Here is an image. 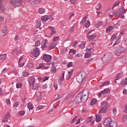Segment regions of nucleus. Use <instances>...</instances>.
<instances>
[{
	"label": "nucleus",
	"instance_id": "14",
	"mask_svg": "<svg viewBox=\"0 0 127 127\" xmlns=\"http://www.w3.org/2000/svg\"><path fill=\"white\" fill-rule=\"evenodd\" d=\"M49 29L51 30V35H53V34H55L56 33V30L52 26H50L49 27Z\"/></svg>",
	"mask_w": 127,
	"mask_h": 127
},
{
	"label": "nucleus",
	"instance_id": "62",
	"mask_svg": "<svg viewBox=\"0 0 127 127\" xmlns=\"http://www.w3.org/2000/svg\"><path fill=\"white\" fill-rule=\"evenodd\" d=\"M49 79V77L46 76L43 78V82H45V81H47V80H48Z\"/></svg>",
	"mask_w": 127,
	"mask_h": 127
},
{
	"label": "nucleus",
	"instance_id": "55",
	"mask_svg": "<svg viewBox=\"0 0 127 127\" xmlns=\"http://www.w3.org/2000/svg\"><path fill=\"white\" fill-rule=\"evenodd\" d=\"M22 75L23 76V77H25L26 76H28V72H26V71H23L22 72Z\"/></svg>",
	"mask_w": 127,
	"mask_h": 127
},
{
	"label": "nucleus",
	"instance_id": "11",
	"mask_svg": "<svg viewBox=\"0 0 127 127\" xmlns=\"http://www.w3.org/2000/svg\"><path fill=\"white\" fill-rule=\"evenodd\" d=\"M32 86L33 90H38V88H39V83L35 82Z\"/></svg>",
	"mask_w": 127,
	"mask_h": 127
},
{
	"label": "nucleus",
	"instance_id": "48",
	"mask_svg": "<svg viewBox=\"0 0 127 127\" xmlns=\"http://www.w3.org/2000/svg\"><path fill=\"white\" fill-rule=\"evenodd\" d=\"M92 120H93V118L92 117H88L86 120V123H90Z\"/></svg>",
	"mask_w": 127,
	"mask_h": 127
},
{
	"label": "nucleus",
	"instance_id": "64",
	"mask_svg": "<svg viewBox=\"0 0 127 127\" xmlns=\"http://www.w3.org/2000/svg\"><path fill=\"white\" fill-rule=\"evenodd\" d=\"M125 110H124V113H127V104L125 106Z\"/></svg>",
	"mask_w": 127,
	"mask_h": 127
},
{
	"label": "nucleus",
	"instance_id": "47",
	"mask_svg": "<svg viewBox=\"0 0 127 127\" xmlns=\"http://www.w3.org/2000/svg\"><path fill=\"white\" fill-rule=\"evenodd\" d=\"M25 114V112L24 111H19V114L20 116H24Z\"/></svg>",
	"mask_w": 127,
	"mask_h": 127
},
{
	"label": "nucleus",
	"instance_id": "63",
	"mask_svg": "<svg viewBox=\"0 0 127 127\" xmlns=\"http://www.w3.org/2000/svg\"><path fill=\"white\" fill-rule=\"evenodd\" d=\"M119 15V17H120V18H125V15H123L122 14H118Z\"/></svg>",
	"mask_w": 127,
	"mask_h": 127
},
{
	"label": "nucleus",
	"instance_id": "51",
	"mask_svg": "<svg viewBox=\"0 0 127 127\" xmlns=\"http://www.w3.org/2000/svg\"><path fill=\"white\" fill-rule=\"evenodd\" d=\"M67 66L68 68H70V67H73V63L72 62H69L67 64Z\"/></svg>",
	"mask_w": 127,
	"mask_h": 127
},
{
	"label": "nucleus",
	"instance_id": "35",
	"mask_svg": "<svg viewBox=\"0 0 127 127\" xmlns=\"http://www.w3.org/2000/svg\"><path fill=\"white\" fill-rule=\"evenodd\" d=\"M96 121L98 122H101V120H102V119L101 118V116L99 114L96 115Z\"/></svg>",
	"mask_w": 127,
	"mask_h": 127
},
{
	"label": "nucleus",
	"instance_id": "19",
	"mask_svg": "<svg viewBox=\"0 0 127 127\" xmlns=\"http://www.w3.org/2000/svg\"><path fill=\"white\" fill-rule=\"evenodd\" d=\"M74 71V70H71V71H69L68 72V74L66 76V79L67 80H69V79H70V78H71V76H72V74H73V71Z\"/></svg>",
	"mask_w": 127,
	"mask_h": 127
},
{
	"label": "nucleus",
	"instance_id": "57",
	"mask_svg": "<svg viewBox=\"0 0 127 127\" xmlns=\"http://www.w3.org/2000/svg\"><path fill=\"white\" fill-rule=\"evenodd\" d=\"M54 88L55 90H57L58 89V84H57V82L54 83Z\"/></svg>",
	"mask_w": 127,
	"mask_h": 127
},
{
	"label": "nucleus",
	"instance_id": "21",
	"mask_svg": "<svg viewBox=\"0 0 127 127\" xmlns=\"http://www.w3.org/2000/svg\"><path fill=\"white\" fill-rule=\"evenodd\" d=\"M101 91L103 95H106V94H108V93H110V89L107 88Z\"/></svg>",
	"mask_w": 127,
	"mask_h": 127
},
{
	"label": "nucleus",
	"instance_id": "45",
	"mask_svg": "<svg viewBox=\"0 0 127 127\" xmlns=\"http://www.w3.org/2000/svg\"><path fill=\"white\" fill-rule=\"evenodd\" d=\"M69 53H72L73 54H76V50H73V49H70L69 51Z\"/></svg>",
	"mask_w": 127,
	"mask_h": 127
},
{
	"label": "nucleus",
	"instance_id": "32",
	"mask_svg": "<svg viewBox=\"0 0 127 127\" xmlns=\"http://www.w3.org/2000/svg\"><path fill=\"white\" fill-rule=\"evenodd\" d=\"M86 45V43L84 42L79 44V47L81 49H84L85 48V46Z\"/></svg>",
	"mask_w": 127,
	"mask_h": 127
},
{
	"label": "nucleus",
	"instance_id": "15",
	"mask_svg": "<svg viewBox=\"0 0 127 127\" xmlns=\"http://www.w3.org/2000/svg\"><path fill=\"white\" fill-rule=\"evenodd\" d=\"M83 79L79 74L76 76V81L78 83H83Z\"/></svg>",
	"mask_w": 127,
	"mask_h": 127
},
{
	"label": "nucleus",
	"instance_id": "23",
	"mask_svg": "<svg viewBox=\"0 0 127 127\" xmlns=\"http://www.w3.org/2000/svg\"><path fill=\"white\" fill-rule=\"evenodd\" d=\"M122 37H119L117 40H116L115 43L114 44L113 46H116V45H118L119 43H121V39Z\"/></svg>",
	"mask_w": 127,
	"mask_h": 127
},
{
	"label": "nucleus",
	"instance_id": "16",
	"mask_svg": "<svg viewBox=\"0 0 127 127\" xmlns=\"http://www.w3.org/2000/svg\"><path fill=\"white\" fill-rule=\"evenodd\" d=\"M2 32L4 33L3 36H5L7 34V27H4L2 29Z\"/></svg>",
	"mask_w": 127,
	"mask_h": 127
},
{
	"label": "nucleus",
	"instance_id": "54",
	"mask_svg": "<svg viewBox=\"0 0 127 127\" xmlns=\"http://www.w3.org/2000/svg\"><path fill=\"white\" fill-rule=\"evenodd\" d=\"M58 40H59V37H55L53 39V41L54 42H55V41H58Z\"/></svg>",
	"mask_w": 127,
	"mask_h": 127
},
{
	"label": "nucleus",
	"instance_id": "10",
	"mask_svg": "<svg viewBox=\"0 0 127 127\" xmlns=\"http://www.w3.org/2000/svg\"><path fill=\"white\" fill-rule=\"evenodd\" d=\"M51 59H52V56L49 55H45L43 56V60H44V61H46V62H49Z\"/></svg>",
	"mask_w": 127,
	"mask_h": 127
},
{
	"label": "nucleus",
	"instance_id": "22",
	"mask_svg": "<svg viewBox=\"0 0 127 127\" xmlns=\"http://www.w3.org/2000/svg\"><path fill=\"white\" fill-rule=\"evenodd\" d=\"M125 10H126V9H125L124 7H121L120 8L119 13H118V14H123V13H126V11H125Z\"/></svg>",
	"mask_w": 127,
	"mask_h": 127
},
{
	"label": "nucleus",
	"instance_id": "50",
	"mask_svg": "<svg viewBox=\"0 0 127 127\" xmlns=\"http://www.w3.org/2000/svg\"><path fill=\"white\" fill-rule=\"evenodd\" d=\"M41 42L40 41H37L35 43V46L37 47L38 46H40Z\"/></svg>",
	"mask_w": 127,
	"mask_h": 127
},
{
	"label": "nucleus",
	"instance_id": "30",
	"mask_svg": "<svg viewBox=\"0 0 127 127\" xmlns=\"http://www.w3.org/2000/svg\"><path fill=\"white\" fill-rule=\"evenodd\" d=\"M101 107L105 109H107V108H108V103L107 102H102Z\"/></svg>",
	"mask_w": 127,
	"mask_h": 127
},
{
	"label": "nucleus",
	"instance_id": "17",
	"mask_svg": "<svg viewBox=\"0 0 127 127\" xmlns=\"http://www.w3.org/2000/svg\"><path fill=\"white\" fill-rule=\"evenodd\" d=\"M48 19H49V17L47 15L43 16L41 19L42 21H43L44 22H46Z\"/></svg>",
	"mask_w": 127,
	"mask_h": 127
},
{
	"label": "nucleus",
	"instance_id": "12",
	"mask_svg": "<svg viewBox=\"0 0 127 127\" xmlns=\"http://www.w3.org/2000/svg\"><path fill=\"white\" fill-rule=\"evenodd\" d=\"M78 75L79 76H80V77H82V79L84 80V79H85V78H86V76L87 74H86V72L81 71L78 74Z\"/></svg>",
	"mask_w": 127,
	"mask_h": 127
},
{
	"label": "nucleus",
	"instance_id": "13",
	"mask_svg": "<svg viewBox=\"0 0 127 127\" xmlns=\"http://www.w3.org/2000/svg\"><path fill=\"white\" fill-rule=\"evenodd\" d=\"M6 59V54L0 55V62H3L4 60Z\"/></svg>",
	"mask_w": 127,
	"mask_h": 127
},
{
	"label": "nucleus",
	"instance_id": "28",
	"mask_svg": "<svg viewBox=\"0 0 127 127\" xmlns=\"http://www.w3.org/2000/svg\"><path fill=\"white\" fill-rule=\"evenodd\" d=\"M55 47H56V44H55L54 43H52L49 46L50 49H54V48H55Z\"/></svg>",
	"mask_w": 127,
	"mask_h": 127
},
{
	"label": "nucleus",
	"instance_id": "49",
	"mask_svg": "<svg viewBox=\"0 0 127 127\" xmlns=\"http://www.w3.org/2000/svg\"><path fill=\"white\" fill-rule=\"evenodd\" d=\"M19 106V104H18V103L17 102H15L13 104L14 108H18Z\"/></svg>",
	"mask_w": 127,
	"mask_h": 127
},
{
	"label": "nucleus",
	"instance_id": "33",
	"mask_svg": "<svg viewBox=\"0 0 127 127\" xmlns=\"http://www.w3.org/2000/svg\"><path fill=\"white\" fill-rule=\"evenodd\" d=\"M91 57V53L87 52L84 55V58H90Z\"/></svg>",
	"mask_w": 127,
	"mask_h": 127
},
{
	"label": "nucleus",
	"instance_id": "9",
	"mask_svg": "<svg viewBox=\"0 0 127 127\" xmlns=\"http://www.w3.org/2000/svg\"><path fill=\"white\" fill-rule=\"evenodd\" d=\"M28 81L30 86H32V84L35 83V78L33 76H30L28 78Z\"/></svg>",
	"mask_w": 127,
	"mask_h": 127
},
{
	"label": "nucleus",
	"instance_id": "60",
	"mask_svg": "<svg viewBox=\"0 0 127 127\" xmlns=\"http://www.w3.org/2000/svg\"><path fill=\"white\" fill-rule=\"evenodd\" d=\"M77 118L78 117L75 116V118L72 119V123H76V121H77Z\"/></svg>",
	"mask_w": 127,
	"mask_h": 127
},
{
	"label": "nucleus",
	"instance_id": "61",
	"mask_svg": "<svg viewBox=\"0 0 127 127\" xmlns=\"http://www.w3.org/2000/svg\"><path fill=\"white\" fill-rule=\"evenodd\" d=\"M2 3H3V0H0V9L2 8Z\"/></svg>",
	"mask_w": 127,
	"mask_h": 127
},
{
	"label": "nucleus",
	"instance_id": "38",
	"mask_svg": "<svg viewBox=\"0 0 127 127\" xmlns=\"http://www.w3.org/2000/svg\"><path fill=\"white\" fill-rule=\"evenodd\" d=\"M120 5V2H116L114 5H113V7H112V9L113 10H114V9L115 8V7H117V6H119V5Z\"/></svg>",
	"mask_w": 127,
	"mask_h": 127
},
{
	"label": "nucleus",
	"instance_id": "40",
	"mask_svg": "<svg viewBox=\"0 0 127 127\" xmlns=\"http://www.w3.org/2000/svg\"><path fill=\"white\" fill-rule=\"evenodd\" d=\"M111 39L112 41H114V40H116V39H117V35H113L111 36Z\"/></svg>",
	"mask_w": 127,
	"mask_h": 127
},
{
	"label": "nucleus",
	"instance_id": "7",
	"mask_svg": "<svg viewBox=\"0 0 127 127\" xmlns=\"http://www.w3.org/2000/svg\"><path fill=\"white\" fill-rule=\"evenodd\" d=\"M41 47L42 49H45L48 47V41L45 39L42 41Z\"/></svg>",
	"mask_w": 127,
	"mask_h": 127
},
{
	"label": "nucleus",
	"instance_id": "5",
	"mask_svg": "<svg viewBox=\"0 0 127 127\" xmlns=\"http://www.w3.org/2000/svg\"><path fill=\"white\" fill-rule=\"evenodd\" d=\"M125 50L126 49L123 47L118 48L115 51V55H117V56H120L122 53L125 52Z\"/></svg>",
	"mask_w": 127,
	"mask_h": 127
},
{
	"label": "nucleus",
	"instance_id": "42",
	"mask_svg": "<svg viewBox=\"0 0 127 127\" xmlns=\"http://www.w3.org/2000/svg\"><path fill=\"white\" fill-rule=\"evenodd\" d=\"M59 81H60V82H63V81H64V74H62L59 78Z\"/></svg>",
	"mask_w": 127,
	"mask_h": 127
},
{
	"label": "nucleus",
	"instance_id": "52",
	"mask_svg": "<svg viewBox=\"0 0 127 127\" xmlns=\"http://www.w3.org/2000/svg\"><path fill=\"white\" fill-rule=\"evenodd\" d=\"M28 65L30 69H32V68H33V63H29L28 64Z\"/></svg>",
	"mask_w": 127,
	"mask_h": 127
},
{
	"label": "nucleus",
	"instance_id": "44",
	"mask_svg": "<svg viewBox=\"0 0 127 127\" xmlns=\"http://www.w3.org/2000/svg\"><path fill=\"white\" fill-rule=\"evenodd\" d=\"M21 53V50L20 49L16 50V55L18 56L19 54Z\"/></svg>",
	"mask_w": 127,
	"mask_h": 127
},
{
	"label": "nucleus",
	"instance_id": "37",
	"mask_svg": "<svg viewBox=\"0 0 127 127\" xmlns=\"http://www.w3.org/2000/svg\"><path fill=\"white\" fill-rule=\"evenodd\" d=\"M122 85H123L124 86H126V85H127V77L126 78L125 80H123L121 82Z\"/></svg>",
	"mask_w": 127,
	"mask_h": 127
},
{
	"label": "nucleus",
	"instance_id": "29",
	"mask_svg": "<svg viewBox=\"0 0 127 127\" xmlns=\"http://www.w3.org/2000/svg\"><path fill=\"white\" fill-rule=\"evenodd\" d=\"M38 12L40 14H42V13H44V12H45V9L43 8H40L39 9Z\"/></svg>",
	"mask_w": 127,
	"mask_h": 127
},
{
	"label": "nucleus",
	"instance_id": "27",
	"mask_svg": "<svg viewBox=\"0 0 127 127\" xmlns=\"http://www.w3.org/2000/svg\"><path fill=\"white\" fill-rule=\"evenodd\" d=\"M41 26V21H38L36 22V28H39V29H41L42 28Z\"/></svg>",
	"mask_w": 127,
	"mask_h": 127
},
{
	"label": "nucleus",
	"instance_id": "1",
	"mask_svg": "<svg viewBox=\"0 0 127 127\" xmlns=\"http://www.w3.org/2000/svg\"><path fill=\"white\" fill-rule=\"evenodd\" d=\"M88 100V95L84 93H79L75 98L74 101L77 104L80 103H86Z\"/></svg>",
	"mask_w": 127,
	"mask_h": 127
},
{
	"label": "nucleus",
	"instance_id": "31",
	"mask_svg": "<svg viewBox=\"0 0 127 127\" xmlns=\"http://www.w3.org/2000/svg\"><path fill=\"white\" fill-rule=\"evenodd\" d=\"M109 84H110V81H105L104 82H103L102 83V84H101L100 85V87H104L105 86H108V85H109Z\"/></svg>",
	"mask_w": 127,
	"mask_h": 127
},
{
	"label": "nucleus",
	"instance_id": "8",
	"mask_svg": "<svg viewBox=\"0 0 127 127\" xmlns=\"http://www.w3.org/2000/svg\"><path fill=\"white\" fill-rule=\"evenodd\" d=\"M9 119H10V113L8 112L4 116L2 122H3V123H6V122H7L8 120H9Z\"/></svg>",
	"mask_w": 127,
	"mask_h": 127
},
{
	"label": "nucleus",
	"instance_id": "18",
	"mask_svg": "<svg viewBox=\"0 0 127 127\" xmlns=\"http://www.w3.org/2000/svg\"><path fill=\"white\" fill-rule=\"evenodd\" d=\"M27 107H28V109H29V110H33V108H34L33 104H32L31 102H29L28 103Z\"/></svg>",
	"mask_w": 127,
	"mask_h": 127
},
{
	"label": "nucleus",
	"instance_id": "58",
	"mask_svg": "<svg viewBox=\"0 0 127 127\" xmlns=\"http://www.w3.org/2000/svg\"><path fill=\"white\" fill-rule=\"evenodd\" d=\"M72 4H75L77 2V0H69Z\"/></svg>",
	"mask_w": 127,
	"mask_h": 127
},
{
	"label": "nucleus",
	"instance_id": "2",
	"mask_svg": "<svg viewBox=\"0 0 127 127\" xmlns=\"http://www.w3.org/2000/svg\"><path fill=\"white\" fill-rule=\"evenodd\" d=\"M105 127H117V123L113 121L111 118L106 119L103 122Z\"/></svg>",
	"mask_w": 127,
	"mask_h": 127
},
{
	"label": "nucleus",
	"instance_id": "6",
	"mask_svg": "<svg viewBox=\"0 0 127 127\" xmlns=\"http://www.w3.org/2000/svg\"><path fill=\"white\" fill-rule=\"evenodd\" d=\"M86 19H87L86 17L83 18L80 22V23L83 24L87 28L90 26V21Z\"/></svg>",
	"mask_w": 127,
	"mask_h": 127
},
{
	"label": "nucleus",
	"instance_id": "34",
	"mask_svg": "<svg viewBox=\"0 0 127 127\" xmlns=\"http://www.w3.org/2000/svg\"><path fill=\"white\" fill-rule=\"evenodd\" d=\"M16 87L17 89H19L21 88V87H22V83L19 82L17 83L16 84Z\"/></svg>",
	"mask_w": 127,
	"mask_h": 127
},
{
	"label": "nucleus",
	"instance_id": "59",
	"mask_svg": "<svg viewBox=\"0 0 127 127\" xmlns=\"http://www.w3.org/2000/svg\"><path fill=\"white\" fill-rule=\"evenodd\" d=\"M24 64H25L24 63H18V66H19V67H22L23 66H24Z\"/></svg>",
	"mask_w": 127,
	"mask_h": 127
},
{
	"label": "nucleus",
	"instance_id": "39",
	"mask_svg": "<svg viewBox=\"0 0 127 127\" xmlns=\"http://www.w3.org/2000/svg\"><path fill=\"white\" fill-rule=\"evenodd\" d=\"M45 66V64H44V63H41V64H40L39 65V66H38L37 69H40L41 68H43Z\"/></svg>",
	"mask_w": 127,
	"mask_h": 127
},
{
	"label": "nucleus",
	"instance_id": "4",
	"mask_svg": "<svg viewBox=\"0 0 127 127\" xmlns=\"http://www.w3.org/2000/svg\"><path fill=\"white\" fill-rule=\"evenodd\" d=\"M31 53L34 57H38L40 55V50L38 48H35L31 51Z\"/></svg>",
	"mask_w": 127,
	"mask_h": 127
},
{
	"label": "nucleus",
	"instance_id": "46",
	"mask_svg": "<svg viewBox=\"0 0 127 127\" xmlns=\"http://www.w3.org/2000/svg\"><path fill=\"white\" fill-rule=\"evenodd\" d=\"M34 2L35 4H38V3L41 2V0H34Z\"/></svg>",
	"mask_w": 127,
	"mask_h": 127
},
{
	"label": "nucleus",
	"instance_id": "26",
	"mask_svg": "<svg viewBox=\"0 0 127 127\" xmlns=\"http://www.w3.org/2000/svg\"><path fill=\"white\" fill-rule=\"evenodd\" d=\"M96 38V35L94 34L93 35H91L89 36L88 39L89 41H91V40H94Z\"/></svg>",
	"mask_w": 127,
	"mask_h": 127
},
{
	"label": "nucleus",
	"instance_id": "25",
	"mask_svg": "<svg viewBox=\"0 0 127 127\" xmlns=\"http://www.w3.org/2000/svg\"><path fill=\"white\" fill-rule=\"evenodd\" d=\"M96 104H97V100L95 98L92 99L90 102L91 106H94V105H96Z\"/></svg>",
	"mask_w": 127,
	"mask_h": 127
},
{
	"label": "nucleus",
	"instance_id": "36",
	"mask_svg": "<svg viewBox=\"0 0 127 127\" xmlns=\"http://www.w3.org/2000/svg\"><path fill=\"white\" fill-rule=\"evenodd\" d=\"M106 111H107V108L102 107L101 111H99V113L100 114H104V113H105V112H106Z\"/></svg>",
	"mask_w": 127,
	"mask_h": 127
},
{
	"label": "nucleus",
	"instance_id": "53",
	"mask_svg": "<svg viewBox=\"0 0 127 127\" xmlns=\"http://www.w3.org/2000/svg\"><path fill=\"white\" fill-rule=\"evenodd\" d=\"M7 70H8V68H7V67H5L2 70L1 72L3 74H5L6 72H7Z\"/></svg>",
	"mask_w": 127,
	"mask_h": 127
},
{
	"label": "nucleus",
	"instance_id": "43",
	"mask_svg": "<svg viewBox=\"0 0 127 127\" xmlns=\"http://www.w3.org/2000/svg\"><path fill=\"white\" fill-rule=\"evenodd\" d=\"M96 8L97 10H99V9H101V8H102V6H101V4H97L96 6Z\"/></svg>",
	"mask_w": 127,
	"mask_h": 127
},
{
	"label": "nucleus",
	"instance_id": "24",
	"mask_svg": "<svg viewBox=\"0 0 127 127\" xmlns=\"http://www.w3.org/2000/svg\"><path fill=\"white\" fill-rule=\"evenodd\" d=\"M114 30V26H109L107 28H106L107 32H111L112 30Z\"/></svg>",
	"mask_w": 127,
	"mask_h": 127
},
{
	"label": "nucleus",
	"instance_id": "20",
	"mask_svg": "<svg viewBox=\"0 0 127 127\" xmlns=\"http://www.w3.org/2000/svg\"><path fill=\"white\" fill-rule=\"evenodd\" d=\"M102 60L103 61V63H108V62L111 60V58H109L108 59H106V57H105L104 55V56L102 58Z\"/></svg>",
	"mask_w": 127,
	"mask_h": 127
},
{
	"label": "nucleus",
	"instance_id": "56",
	"mask_svg": "<svg viewBox=\"0 0 127 127\" xmlns=\"http://www.w3.org/2000/svg\"><path fill=\"white\" fill-rule=\"evenodd\" d=\"M11 73H13V74H18V70L17 69H13L12 70Z\"/></svg>",
	"mask_w": 127,
	"mask_h": 127
},
{
	"label": "nucleus",
	"instance_id": "41",
	"mask_svg": "<svg viewBox=\"0 0 127 127\" xmlns=\"http://www.w3.org/2000/svg\"><path fill=\"white\" fill-rule=\"evenodd\" d=\"M103 23V22L102 21H99L97 24L96 25V27H97V28H99V27H100V26H101V25H102V24Z\"/></svg>",
	"mask_w": 127,
	"mask_h": 127
},
{
	"label": "nucleus",
	"instance_id": "3",
	"mask_svg": "<svg viewBox=\"0 0 127 127\" xmlns=\"http://www.w3.org/2000/svg\"><path fill=\"white\" fill-rule=\"evenodd\" d=\"M10 3L14 6H19L22 4L21 0H10Z\"/></svg>",
	"mask_w": 127,
	"mask_h": 127
}]
</instances>
